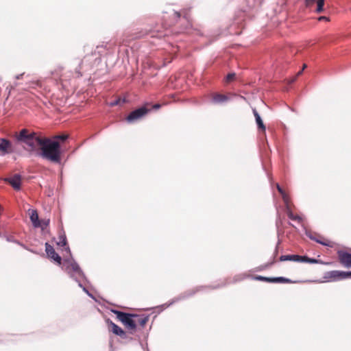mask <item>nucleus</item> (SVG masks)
I'll return each instance as SVG.
<instances>
[{
	"label": "nucleus",
	"instance_id": "f257e3e1",
	"mask_svg": "<svg viewBox=\"0 0 351 351\" xmlns=\"http://www.w3.org/2000/svg\"><path fill=\"white\" fill-rule=\"evenodd\" d=\"M40 146L41 151L37 155L55 163L61 162L60 145L58 141L44 138Z\"/></svg>",
	"mask_w": 351,
	"mask_h": 351
},
{
	"label": "nucleus",
	"instance_id": "f03ea898",
	"mask_svg": "<svg viewBox=\"0 0 351 351\" xmlns=\"http://www.w3.org/2000/svg\"><path fill=\"white\" fill-rule=\"evenodd\" d=\"M44 138L38 136L34 132H29L27 129H22L16 134V140L26 147L24 148L30 154H34L37 150V146L41 145Z\"/></svg>",
	"mask_w": 351,
	"mask_h": 351
},
{
	"label": "nucleus",
	"instance_id": "7ed1b4c3",
	"mask_svg": "<svg viewBox=\"0 0 351 351\" xmlns=\"http://www.w3.org/2000/svg\"><path fill=\"white\" fill-rule=\"evenodd\" d=\"M64 267L65 271L73 278L76 282L79 281L78 278H85V275L80 269L79 265L75 261H64Z\"/></svg>",
	"mask_w": 351,
	"mask_h": 351
},
{
	"label": "nucleus",
	"instance_id": "20e7f679",
	"mask_svg": "<svg viewBox=\"0 0 351 351\" xmlns=\"http://www.w3.org/2000/svg\"><path fill=\"white\" fill-rule=\"evenodd\" d=\"M112 312L117 315V319L125 325L129 329L134 330L136 328V322L132 319L136 314H131L122 312L118 310H112Z\"/></svg>",
	"mask_w": 351,
	"mask_h": 351
},
{
	"label": "nucleus",
	"instance_id": "39448f33",
	"mask_svg": "<svg viewBox=\"0 0 351 351\" xmlns=\"http://www.w3.org/2000/svg\"><path fill=\"white\" fill-rule=\"evenodd\" d=\"M149 110H150L147 108L145 106L138 108L132 111L128 114V116L126 117V121L130 123H134L145 116L149 112Z\"/></svg>",
	"mask_w": 351,
	"mask_h": 351
},
{
	"label": "nucleus",
	"instance_id": "423d86ee",
	"mask_svg": "<svg viewBox=\"0 0 351 351\" xmlns=\"http://www.w3.org/2000/svg\"><path fill=\"white\" fill-rule=\"evenodd\" d=\"M324 278L328 282L343 280L345 279L344 271L338 270L327 271L324 274Z\"/></svg>",
	"mask_w": 351,
	"mask_h": 351
},
{
	"label": "nucleus",
	"instance_id": "0eeeda50",
	"mask_svg": "<svg viewBox=\"0 0 351 351\" xmlns=\"http://www.w3.org/2000/svg\"><path fill=\"white\" fill-rule=\"evenodd\" d=\"M13 152L14 149L11 141L4 138H0V154L5 156Z\"/></svg>",
	"mask_w": 351,
	"mask_h": 351
},
{
	"label": "nucleus",
	"instance_id": "6e6552de",
	"mask_svg": "<svg viewBox=\"0 0 351 351\" xmlns=\"http://www.w3.org/2000/svg\"><path fill=\"white\" fill-rule=\"evenodd\" d=\"M338 254V258L339 260V262L346 267H351V254L343 251V250H339L337 252Z\"/></svg>",
	"mask_w": 351,
	"mask_h": 351
},
{
	"label": "nucleus",
	"instance_id": "1a4fd4ad",
	"mask_svg": "<svg viewBox=\"0 0 351 351\" xmlns=\"http://www.w3.org/2000/svg\"><path fill=\"white\" fill-rule=\"evenodd\" d=\"M45 251L49 258L55 261L58 265L61 264V257L56 252L53 247L48 243H45Z\"/></svg>",
	"mask_w": 351,
	"mask_h": 351
},
{
	"label": "nucleus",
	"instance_id": "9d476101",
	"mask_svg": "<svg viewBox=\"0 0 351 351\" xmlns=\"http://www.w3.org/2000/svg\"><path fill=\"white\" fill-rule=\"evenodd\" d=\"M107 324H108L109 327H110L111 331L116 335H118L119 337H124L125 335V331L119 327L118 325L114 324L112 321L110 319H107L106 321Z\"/></svg>",
	"mask_w": 351,
	"mask_h": 351
},
{
	"label": "nucleus",
	"instance_id": "9b49d317",
	"mask_svg": "<svg viewBox=\"0 0 351 351\" xmlns=\"http://www.w3.org/2000/svg\"><path fill=\"white\" fill-rule=\"evenodd\" d=\"M15 190H19L21 189V176L19 174H15L11 178H8L5 180Z\"/></svg>",
	"mask_w": 351,
	"mask_h": 351
},
{
	"label": "nucleus",
	"instance_id": "f8f14e48",
	"mask_svg": "<svg viewBox=\"0 0 351 351\" xmlns=\"http://www.w3.org/2000/svg\"><path fill=\"white\" fill-rule=\"evenodd\" d=\"M315 3H317L316 12L319 13L324 10V0H305L306 6L311 7Z\"/></svg>",
	"mask_w": 351,
	"mask_h": 351
},
{
	"label": "nucleus",
	"instance_id": "ddd939ff",
	"mask_svg": "<svg viewBox=\"0 0 351 351\" xmlns=\"http://www.w3.org/2000/svg\"><path fill=\"white\" fill-rule=\"evenodd\" d=\"M30 220L35 228H38L41 226V222L39 221L38 215L36 210H31Z\"/></svg>",
	"mask_w": 351,
	"mask_h": 351
},
{
	"label": "nucleus",
	"instance_id": "4468645a",
	"mask_svg": "<svg viewBox=\"0 0 351 351\" xmlns=\"http://www.w3.org/2000/svg\"><path fill=\"white\" fill-rule=\"evenodd\" d=\"M280 261H294V262H300L301 256L298 254H290V255H282L280 258Z\"/></svg>",
	"mask_w": 351,
	"mask_h": 351
},
{
	"label": "nucleus",
	"instance_id": "2eb2a0df",
	"mask_svg": "<svg viewBox=\"0 0 351 351\" xmlns=\"http://www.w3.org/2000/svg\"><path fill=\"white\" fill-rule=\"evenodd\" d=\"M253 114L254 115L256 123L258 125V128L261 129L262 131L265 132L266 130L265 125H264L260 114H258L256 109H253Z\"/></svg>",
	"mask_w": 351,
	"mask_h": 351
},
{
	"label": "nucleus",
	"instance_id": "dca6fc26",
	"mask_svg": "<svg viewBox=\"0 0 351 351\" xmlns=\"http://www.w3.org/2000/svg\"><path fill=\"white\" fill-rule=\"evenodd\" d=\"M197 291H199L198 289H197L196 290H190V291L186 292L184 293V295H180L179 298L173 299L169 304H165V305H166V306H169L170 305H171L174 302H177V301H178V300H180L181 299H184V298H185L186 297L191 296V295H194Z\"/></svg>",
	"mask_w": 351,
	"mask_h": 351
},
{
	"label": "nucleus",
	"instance_id": "f3484780",
	"mask_svg": "<svg viewBox=\"0 0 351 351\" xmlns=\"http://www.w3.org/2000/svg\"><path fill=\"white\" fill-rule=\"evenodd\" d=\"M228 97L221 94H215L213 97V101L215 104L223 103L228 100Z\"/></svg>",
	"mask_w": 351,
	"mask_h": 351
},
{
	"label": "nucleus",
	"instance_id": "a211bd4d",
	"mask_svg": "<svg viewBox=\"0 0 351 351\" xmlns=\"http://www.w3.org/2000/svg\"><path fill=\"white\" fill-rule=\"evenodd\" d=\"M134 317L137 318V320L136 321V324H138L142 327H144L145 325L146 324V323L149 320V317L147 315H136V316H134Z\"/></svg>",
	"mask_w": 351,
	"mask_h": 351
},
{
	"label": "nucleus",
	"instance_id": "6ab92c4d",
	"mask_svg": "<svg viewBox=\"0 0 351 351\" xmlns=\"http://www.w3.org/2000/svg\"><path fill=\"white\" fill-rule=\"evenodd\" d=\"M300 262L307 263L310 264H317L320 262V261L316 258H309L306 256H301Z\"/></svg>",
	"mask_w": 351,
	"mask_h": 351
},
{
	"label": "nucleus",
	"instance_id": "aec40b11",
	"mask_svg": "<svg viewBox=\"0 0 351 351\" xmlns=\"http://www.w3.org/2000/svg\"><path fill=\"white\" fill-rule=\"evenodd\" d=\"M276 188H277V189H278V192L281 194L282 197V199H283V201L285 202V203L288 204V202H289V197H288V195L285 193V192L283 191V189H282V187L279 185V184H276Z\"/></svg>",
	"mask_w": 351,
	"mask_h": 351
},
{
	"label": "nucleus",
	"instance_id": "412c9836",
	"mask_svg": "<svg viewBox=\"0 0 351 351\" xmlns=\"http://www.w3.org/2000/svg\"><path fill=\"white\" fill-rule=\"evenodd\" d=\"M291 280L289 279V278H286L285 277H275V278H272L271 279V282H275V283H277V282H287V283H289V282H291Z\"/></svg>",
	"mask_w": 351,
	"mask_h": 351
},
{
	"label": "nucleus",
	"instance_id": "4be33fe9",
	"mask_svg": "<svg viewBox=\"0 0 351 351\" xmlns=\"http://www.w3.org/2000/svg\"><path fill=\"white\" fill-rule=\"evenodd\" d=\"M57 244L60 246H65L66 245V238L64 234L60 235L59 241Z\"/></svg>",
	"mask_w": 351,
	"mask_h": 351
},
{
	"label": "nucleus",
	"instance_id": "5701e85b",
	"mask_svg": "<svg viewBox=\"0 0 351 351\" xmlns=\"http://www.w3.org/2000/svg\"><path fill=\"white\" fill-rule=\"evenodd\" d=\"M288 217L290 219L294 220V221H300L301 220L300 217L293 215V213L292 212L288 213Z\"/></svg>",
	"mask_w": 351,
	"mask_h": 351
},
{
	"label": "nucleus",
	"instance_id": "b1692460",
	"mask_svg": "<svg viewBox=\"0 0 351 351\" xmlns=\"http://www.w3.org/2000/svg\"><path fill=\"white\" fill-rule=\"evenodd\" d=\"M256 280H261V281H265L267 282H271L272 278L269 277H264L262 276H258L255 278Z\"/></svg>",
	"mask_w": 351,
	"mask_h": 351
},
{
	"label": "nucleus",
	"instance_id": "393cba45",
	"mask_svg": "<svg viewBox=\"0 0 351 351\" xmlns=\"http://www.w3.org/2000/svg\"><path fill=\"white\" fill-rule=\"evenodd\" d=\"M68 138V136L67 135H65V134H62V135H57V136H55L53 137V140H55V141H57V140H60L62 141H64L65 140H66Z\"/></svg>",
	"mask_w": 351,
	"mask_h": 351
},
{
	"label": "nucleus",
	"instance_id": "a878e982",
	"mask_svg": "<svg viewBox=\"0 0 351 351\" xmlns=\"http://www.w3.org/2000/svg\"><path fill=\"white\" fill-rule=\"evenodd\" d=\"M82 61H81V62L79 64V69H75V73L77 74V77H80L82 76V73L80 71V69L82 68Z\"/></svg>",
	"mask_w": 351,
	"mask_h": 351
},
{
	"label": "nucleus",
	"instance_id": "bb28decb",
	"mask_svg": "<svg viewBox=\"0 0 351 351\" xmlns=\"http://www.w3.org/2000/svg\"><path fill=\"white\" fill-rule=\"evenodd\" d=\"M234 77H235L234 73H228L226 76V81L227 82L232 81L234 78Z\"/></svg>",
	"mask_w": 351,
	"mask_h": 351
},
{
	"label": "nucleus",
	"instance_id": "cd10ccee",
	"mask_svg": "<svg viewBox=\"0 0 351 351\" xmlns=\"http://www.w3.org/2000/svg\"><path fill=\"white\" fill-rule=\"evenodd\" d=\"M49 223V219H47V220H43L42 221V224L40 227H41L43 229H44L45 228H46Z\"/></svg>",
	"mask_w": 351,
	"mask_h": 351
},
{
	"label": "nucleus",
	"instance_id": "c85d7f7f",
	"mask_svg": "<svg viewBox=\"0 0 351 351\" xmlns=\"http://www.w3.org/2000/svg\"><path fill=\"white\" fill-rule=\"evenodd\" d=\"M310 238H311V239H313V240L315 241H316V242H317L318 243H320V244H322V245H325V246H328V245H329L328 243H325V242H323V241H320V240L316 239H315V238H313V237H310Z\"/></svg>",
	"mask_w": 351,
	"mask_h": 351
},
{
	"label": "nucleus",
	"instance_id": "c756f323",
	"mask_svg": "<svg viewBox=\"0 0 351 351\" xmlns=\"http://www.w3.org/2000/svg\"><path fill=\"white\" fill-rule=\"evenodd\" d=\"M119 103H120V99H115L114 101H112L110 105L111 106H114L119 104Z\"/></svg>",
	"mask_w": 351,
	"mask_h": 351
},
{
	"label": "nucleus",
	"instance_id": "7c9ffc66",
	"mask_svg": "<svg viewBox=\"0 0 351 351\" xmlns=\"http://www.w3.org/2000/svg\"><path fill=\"white\" fill-rule=\"evenodd\" d=\"M344 278H351V271H344Z\"/></svg>",
	"mask_w": 351,
	"mask_h": 351
},
{
	"label": "nucleus",
	"instance_id": "2f4dec72",
	"mask_svg": "<svg viewBox=\"0 0 351 351\" xmlns=\"http://www.w3.org/2000/svg\"><path fill=\"white\" fill-rule=\"evenodd\" d=\"M77 282H78V285H79V287H82V288H83V290H84L85 292H86L87 293H88V291L86 289V288H85V287H84L82 286V283L80 282V280H79Z\"/></svg>",
	"mask_w": 351,
	"mask_h": 351
},
{
	"label": "nucleus",
	"instance_id": "473e14b6",
	"mask_svg": "<svg viewBox=\"0 0 351 351\" xmlns=\"http://www.w3.org/2000/svg\"><path fill=\"white\" fill-rule=\"evenodd\" d=\"M180 16H181V14L178 12H174V16L177 19H180Z\"/></svg>",
	"mask_w": 351,
	"mask_h": 351
},
{
	"label": "nucleus",
	"instance_id": "72a5a7b5",
	"mask_svg": "<svg viewBox=\"0 0 351 351\" xmlns=\"http://www.w3.org/2000/svg\"><path fill=\"white\" fill-rule=\"evenodd\" d=\"M183 19H184V21H186V23H187V26H190V25H191V24H190V23H189V19L187 18V16H184L183 17Z\"/></svg>",
	"mask_w": 351,
	"mask_h": 351
},
{
	"label": "nucleus",
	"instance_id": "f704fd0d",
	"mask_svg": "<svg viewBox=\"0 0 351 351\" xmlns=\"http://www.w3.org/2000/svg\"><path fill=\"white\" fill-rule=\"evenodd\" d=\"M23 75H24V73H21L20 75H16V80L21 79L23 77Z\"/></svg>",
	"mask_w": 351,
	"mask_h": 351
},
{
	"label": "nucleus",
	"instance_id": "c9c22d12",
	"mask_svg": "<svg viewBox=\"0 0 351 351\" xmlns=\"http://www.w3.org/2000/svg\"><path fill=\"white\" fill-rule=\"evenodd\" d=\"M322 20H328V18L326 16H320L319 18V21H322Z\"/></svg>",
	"mask_w": 351,
	"mask_h": 351
},
{
	"label": "nucleus",
	"instance_id": "e433bc0d",
	"mask_svg": "<svg viewBox=\"0 0 351 351\" xmlns=\"http://www.w3.org/2000/svg\"><path fill=\"white\" fill-rule=\"evenodd\" d=\"M306 67V64H304L302 69L300 71H299L298 74V75H300V74L302 73V71H303Z\"/></svg>",
	"mask_w": 351,
	"mask_h": 351
},
{
	"label": "nucleus",
	"instance_id": "4c0bfd02",
	"mask_svg": "<svg viewBox=\"0 0 351 351\" xmlns=\"http://www.w3.org/2000/svg\"><path fill=\"white\" fill-rule=\"evenodd\" d=\"M160 107V104H155L154 106V108H156V109H158Z\"/></svg>",
	"mask_w": 351,
	"mask_h": 351
},
{
	"label": "nucleus",
	"instance_id": "58836bf2",
	"mask_svg": "<svg viewBox=\"0 0 351 351\" xmlns=\"http://www.w3.org/2000/svg\"><path fill=\"white\" fill-rule=\"evenodd\" d=\"M277 254H278V246H276L275 251H274V257L277 255Z\"/></svg>",
	"mask_w": 351,
	"mask_h": 351
},
{
	"label": "nucleus",
	"instance_id": "ea45409f",
	"mask_svg": "<svg viewBox=\"0 0 351 351\" xmlns=\"http://www.w3.org/2000/svg\"><path fill=\"white\" fill-rule=\"evenodd\" d=\"M274 262H275V261H274V259L269 265H272V264H274Z\"/></svg>",
	"mask_w": 351,
	"mask_h": 351
},
{
	"label": "nucleus",
	"instance_id": "a19ab883",
	"mask_svg": "<svg viewBox=\"0 0 351 351\" xmlns=\"http://www.w3.org/2000/svg\"><path fill=\"white\" fill-rule=\"evenodd\" d=\"M66 250L70 252V249L69 247H66Z\"/></svg>",
	"mask_w": 351,
	"mask_h": 351
}]
</instances>
